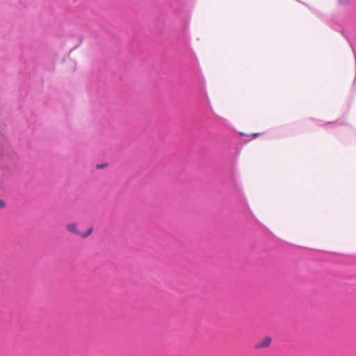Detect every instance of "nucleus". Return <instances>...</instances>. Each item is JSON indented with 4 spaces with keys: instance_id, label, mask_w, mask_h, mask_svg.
<instances>
[{
    "instance_id": "obj_1",
    "label": "nucleus",
    "mask_w": 356,
    "mask_h": 356,
    "mask_svg": "<svg viewBox=\"0 0 356 356\" xmlns=\"http://www.w3.org/2000/svg\"><path fill=\"white\" fill-rule=\"evenodd\" d=\"M271 343V338L266 337L264 339H263L261 341H260L256 345V347L257 348H266L270 346Z\"/></svg>"
},
{
    "instance_id": "obj_2",
    "label": "nucleus",
    "mask_w": 356,
    "mask_h": 356,
    "mask_svg": "<svg viewBox=\"0 0 356 356\" xmlns=\"http://www.w3.org/2000/svg\"><path fill=\"white\" fill-rule=\"evenodd\" d=\"M66 229L71 233L72 234H76V235H80L81 236V233L79 232V229H78V227H77V225L76 223H69L66 225Z\"/></svg>"
},
{
    "instance_id": "obj_3",
    "label": "nucleus",
    "mask_w": 356,
    "mask_h": 356,
    "mask_svg": "<svg viewBox=\"0 0 356 356\" xmlns=\"http://www.w3.org/2000/svg\"><path fill=\"white\" fill-rule=\"evenodd\" d=\"M92 232V228H90L86 233H83L81 234V236L82 238H86L88 236H89Z\"/></svg>"
},
{
    "instance_id": "obj_4",
    "label": "nucleus",
    "mask_w": 356,
    "mask_h": 356,
    "mask_svg": "<svg viewBox=\"0 0 356 356\" xmlns=\"http://www.w3.org/2000/svg\"><path fill=\"white\" fill-rule=\"evenodd\" d=\"M341 4H346L348 2V0H339Z\"/></svg>"
},
{
    "instance_id": "obj_5",
    "label": "nucleus",
    "mask_w": 356,
    "mask_h": 356,
    "mask_svg": "<svg viewBox=\"0 0 356 356\" xmlns=\"http://www.w3.org/2000/svg\"><path fill=\"white\" fill-rule=\"evenodd\" d=\"M4 207H5V202L3 200H0V208H3Z\"/></svg>"
},
{
    "instance_id": "obj_6",
    "label": "nucleus",
    "mask_w": 356,
    "mask_h": 356,
    "mask_svg": "<svg viewBox=\"0 0 356 356\" xmlns=\"http://www.w3.org/2000/svg\"><path fill=\"white\" fill-rule=\"evenodd\" d=\"M259 135V133H254V134H252V135H250L251 136H252L253 138H256L257 136H258Z\"/></svg>"
}]
</instances>
